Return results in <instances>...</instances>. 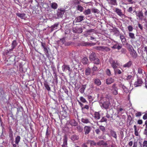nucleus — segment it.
<instances>
[{
    "label": "nucleus",
    "mask_w": 147,
    "mask_h": 147,
    "mask_svg": "<svg viewBox=\"0 0 147 147\" xmlns=\"http://www.w3.org/2000/svg\"><path fill=\"white\" fill-rule=\"evenodd\" d=\"M127 28L129 32H131L133 30V28L131 26H129Z\"/></svg>",
    "instance_id": "nucleus-54"
},
{
    "label": "nucleus",
    "mask_w": 147,
    "mask_h": 147,
    "mask_svg": "<svg viewBox=\"0 0 147 147\" xmlns=\"http://www.w3.org/2000/svg\"><path fill=\"white\" fill-rule=\"evenodd\" d=\"M92 70L93 72L96 71L98 70V68L96 66H94L92 68Z\"/></svg>",
    "instance_id": "nucleus-56"
},
{
    "label": "nucleus",
    "mask_w": 147,
    "mask_h": 147,
    "mask_svg": "<svg viewBox=\"0 0 147 147\" xmlns=\"http://www.w3.org/2000/svg\"><path fill=\"white\" fill-rule=\"evenodd\" d=\"M129 37L132 39H134L135 38V36L134 33L129 32Z\"/></svg>",
    "instance_id": "nucleus-38"
},
{
    "label": "nucleus",
    "mask_w": 147,
    "mask_h": 147,
    "mask_svg": "<svg viewBox=\"0 0 147 147\" xmlns=\"http://www.w3.org/2000/svg\"><path fill=\"white\" fill-rule=\"evenodd\" d=\"M127 45L129 51H130L131 50H132V49H134L132 46L130 44L127 43Z\"/></svg>",
    "instance_id": "nucleus-44"
},
{
    "label": "nucleus",
    "mask_w": 147,
    "mask_h": 147,
    "mask_svg": "<svg viewBox=\"0 0 147 147\" xmlns=\"http://www.w3.org/2000/svg\"><path fill=\"white\" fill-rule=\"evenodd\" d=\"M93 63L94 64L98 65L100 63V61L99 59L97 58H96L93 61Z\"/></svg>",
    "instance_id": "nucleus-31"
},
{
    "label": "nucleus",
    "mask_w": 147,
    "mask_h": 147,
    "mask_svg": "<svg viewBox=\"0 0 147 147\" xmlns=\"http://www.w3.org/2000/svg\"><path fill=\"white\" fill-rule=\"evenodd\" d=\"M130 54L134 57H136L137 55V54L136 51L134 49L130 51Z\"/></svg>",
    "instance_id": "nucleus-22"
},
{
    "label": "nucleus",
    "mask_w": 147,
    "mask_h": 147,
    "mask_svg": "<svg viewBox=\"0 0 147 147\" xmlns=\"http://www.w3.org/2000/svg\"><path fill=\"white\" fill-rule=\"evenodd\" d=\"M92 12L94 13H99V10L95 8H93L92 9Z\"/></svg>",
    "instance_id": "nucleus-49"
},
{
    "label": "nucleus",
    "mask_w": 147,
    "mask_h": 147,
    "mask_svg": "<svg viewBox=\"0 0 147 147\" xmlns=\"http://www.w3.org/2000/svg\"><path fill=\"white\" fill-rule=\"evenodd\" d=\"M88 61V59L86 57L83 58L82 60V62L84 64H86L87 63Z\"/></svg>",
    "instance_id": "nucleus-32"
},
{
    "label": "nucleus",
    "mask_w": 147,
    "mask_h": 147,
    "mask_svg": "<svg viewBox=\"0 0 147 147\" xmlns=\"http://www.w3.org/2000/svg\"><path fill=\"white\" fill-rule=\"evenodd\" d=\"M44 85L45 87V88L47 89V90L48 91H49L51 90V88L49 86V85L48 84V83L47 82H45L44 83Z\"/></svg>",
    "instance_id": "nucleus-28"
},
{
    "label": "nucleus",
    "mask_w": 147,
    "mask_h": 147,
    "mask_svg": "<svg viewBox=\"0 0 147 147\" xmlns=\"http://www.w3.org/2000/svg\"><path fill=\"white\" fill-rule=\"evenodd\" d=\"M67 137L65 136L63 139V144L62 145V147H67Z\"/></svg>",
    "instance_id": "nucleus-11"
},
{
    "label": "nucleus",
    "mask_w": 147,
    "mask_h": 147,
    "mask_svg": "<svg viewBox=\"0 0 147 147\" xmlns=\"http://www.w3.org/2000/svg\"><path fill=\"white\" fill-rule=\"evenodd\" d=\"M114 81V79L112 78H109L106 80V82L107 84H110L113 83Z\"/></svg>",
    "instance_id": "nucleus-13"
},
{
    "label": "nucleus",
    "mask_w": 147,
    "mask_h": 147,
    "mask_svg": "<svg viewBox=\"0 0 147 147\" xmlns=\"http://www.w3.org/2000/svg\"><path fill=\"white\" fill-rule=\"evenodd\" d=\"M120 86L124 90V92L126 93H128L129 92V90L124 85L121 84Z\"/></svg>",
    "instance_id": "nucleus-25"
},
{
    "label": "nucleus",
    "mask_w": 147,
    "mask_h": 147,
    "mask_svg": "<svg viewBox=\"0 0 147 147\" xmlns=\"http://www.w3.org/2000/svg\"><path fill=\"white\" fill-rule=\"evenodd\" d=\"M136 15L137 16V19L139 20L142 21L143 18V14L141 11L138 12L136 11Z\"/></svg>",
    "instance_id": "nucleus-5"
},
{
    "label": "nucleus",
    "mask_w": 147,
    "mask_h": 147,
    "mask_svg": "<svg viewBox=\"0 0 147 147\" xmlns=\"http://www.w3.org/2000/svg\"><path fill=\"white\" fill-rule=\"evenodd\" d=\"M62 69L63 71H66L67 70L69 73V74L70 75L72 72V69H71L69 66L68 65L64 64L62 67Z\"/></svg>",
    "instance_id": "nucleus-3"
},
{
    "label": "nucleus",
    "mask_w": 147,
    "mask_h": 147,
    "mask_svg": "<svg viewBox=\"0 0 147 147\" xmlns=\"http://www.w3.org/2000/svg\"><path fill=\"white\" fill-rule=\"evenodd\" d=\"M77 10L80 11L81 12H82L84 9L83 7L80 5H78L77 7Z\"/></svg>",
    "instance_id": "nucleus-33"
},
{
    "label": "nucleus",
    "mask_w": 147,
    "mask_h": 147,
    "mask_svg": "<svg viewBox=\"0 0 147 147\" xmlns=\"http://www.w3.org/2000/svg\"><path fill=\"white\" fill-rule=\"evenodd\" d=\"M51 7L53 9H56L57 7V5L55 3H53L51 4Z\"/></svg>",
    "instance_id": "nucleus-41"
},
{
    "label": "nucleus",
    "mask_w": 147,
    "mask_h": 147,
    "mask_svg": "<svg viewBox=\"0 0 147 147\" xmlns=\"http://www.w3.org/2000/svg\"><path fill=\"white\" fill-rule=\"evenodd\" d=\"M114 11L116 12V13L119 16L123 17L125 16V15L122 12V10L117 8H115L114 9Z\"/></svg>",
    "instance_id": "nucleus-4"
},
{
    "label": "nucleus",
    "mask_w": 147,
    "mask_h": 147,
    "mask_svg": "<svg viewBox=\"0 0 147 147\" xmlns=\"http://www.w3.org/2000/svg\"><path fill=\"white\" fill-rule=\"evenodd\" d=\"M96 45V43H84V46H88V45H90V46H94Z\"/></svg>",
    "instance_id": "nucleus-47"
},
{
    "label": "nucleus",
    "mask_w": 147,
    "mask_h": 147,
    "mask_svg": "<svg viewBox=\"0 0 147 147\" xmlns=\"http://www.w3.org/2000/svg\"><path fill=\"white\" fill-rule=\"evenodd\" d=\"M44 49V51L45 54L47 56H48L49 55V53L48 52V49H49L48 48H47L46 47L45 48H43Z\"/></svg>",
    "instance_id": "nucleus-39"
},
{
    "label": "nucleus",
    "mask_w": 147,
    "mask_h": 147,
    "mask_svg": "<svg viewBox=\"0 0 147 147\" xmlns=\"http://www.w3.org/2000/svg\"><path fill=\"white\" fill-rule=\"evenodd\" d=\"M90 143L91 145L93 146H96L97 145V143H96L93 141H90Z\"/></svg>",
    "instance_id": "nucleus-59"
},
{
    "label": "nucleus",
    "mask_w": 147,
    "mask_h": 147,
    "mask_svg": "<svg viewBox=\"0 0 147 147\" xmlns=\"http://www.w3.org/2000/svg\"><path fill=\"white\" fill-rule=\"evenodd\" d=\"M80 100L83 103H84L87 102V101L82 96H81L80 97Z\"/></svg>",
    "instance_id": "nucleus-48"
},
{
    "label": "nucleus",
    "mask_w": 147,
    "mask_h": 147,
    "mask_svg": "<svg viewBox=\"0 0 147 147\" xmlns=\"http://www.w3.org/2000/svg\"><path fill=\"white\" fill-rule=\"evenodd\" d=\"M82 122L84 124H87L90 123L89 119L86 118H83L81 119Z\"/></svg>",
    "instance_id": "nucleus-19"
},
{
    "label": "nucleus",
    "mask_w": 147,
    "mask_h": 147,
    "mask_svg": "<svg viewBox=\"0 0 147 147\" xmlns=\"http://www.w3.org/2000/svg\"><path fill=\"white\" fill-rule=\"evenodd\" d=\"M108 119H110V118H113V116L112 115H109L108 113V112L106 113V116H105Z\"/></svg>",
    "instance_id": "nucleus-46"
},
{
    "label": "nucleus",
    "mask_w": 147,
    "mask_h": 147,
    "mask_svg": "<svg viewBox=\"0 0 147 147\" xmlns=\"http://www.w3.org/2000/svg\"><path fill=\"white\" fill-rule=\"evenodd\" d=\"M111 136L115 138L116 139H117V136L116 135V132L113 130H112L111 131Z\"/></svg>",
    "instance_id": "nucleus-37"
},
{
    "label": "nucleus",
    "mask_w": 147,
    "mask_h": 147,
    "mask_svg": "<svg viewBox=\"0 0 147 147\" xmlns=\"http://www.w3.org/2000/svg\"><path fill=\"white\" fill-rule=\"evenodd\" d=\"M110 63L111 66L114 69H117L119 65V63L117 61L111 60L110 61Z\"/></svg>",
    "instance_id": "nucleus-2"
},
{
    "label": "nucleus",
    "mask_w": 147,
    "mask_h": 147,
    "mask_svg": "<svg viewBox=\"0 0 147 147\" xmlns=\"http://www.w3.org/2000/svg\"><path fill=\"white\" fill-rule=\"evenodd\" d=\"M91 10L89 9H88L86 10H85L83 12V13L85 15H87L90 14Z\"/></svg>",
    "instance_id": "nucleus-30"
},
{
    "label": "nucleus",
    "mask_w": 147,
    "mask_h": 147,
    "mask_svg": "<svg viewBox=\"0 0 147 147\" xmlns=\"http://www.w3.org/2000/svg\"><path fill=\"white\" fill-rule=\"evenodd\" d=\"M41 46L43 48H44L47 47L45 43H43L42 42H41Z\"/></svg>",
    "instance_id": "nucleus-61"
},
{
    "label": "nucleus",
    "mask_w": 147,
    "mask_h": 147,
    "mask_svg": "<svg viewBox=\"0 0 147 147\" xmlns=\"http://www.w3.org/2000/svg\"><path fill=\"white\" fill-rule=\"evenodd\" d=\"M107 74L109 76L111 75V71L109 69H107L106 71Z\"/></svg>",
    "instance_id": "nucleus-55"
},
{
    "label": "nucleus",
    "mask_w": 147,
    "mask_h": 147,
    "mask_svg": "<svg viewBox=\"0 0 147 147\" xmlns=\"http://www.w3.org/2000/svg\"><path fill=\"white\" fill-rule=\"evenodd\" d=\"M84 17L83 16H80L77 18L75 19V20L76 22H79L84 20Z\"/></svg>",
    "instance_id": "nucleus-15"
},
{
    "label": "nucleus",
    "mask_w": 147,
    "mask_h": 147,
    "mask_svg": "<svg viewBox=\"0 0 147 147\" xmlns=\"http://www.w3.org/2000/svg\"><path fill=\"white\" fill-rule=\"evenodd\" d=\"M107 119L105 116L103 117L101 119L100 122H107Z\"/></svg>",
    "instance_id": "nucleus-43"
},
{
    "label": "nucleus",
    "mask_w": 147,
    "mask_h": 147,
    "mask_svg": "<svg viewBox=\"0 0 147 147\" xmlns=\"http://www.w3.org/2000/svg\"><path fill=\"white\" fill-rule=\"evenodd\" d=\"M110 50V49L109 48L105 47H104L103 49V51H109Z\"/></svg>",
    "instance_id": "nucleus-60"
},
{
    "label": "nucleus",
    "mask_w": 147,
    "mask_h": 147,
    "mask_svg": "<svg viewBox=\"0 0 147 147\" xmlns=\"http://www.w3.org/2000/svg\"><path fill=\"white\" fill-rule=\"evenodd\" d=\"M85 75L86 76H88L91 74V69L88 67L85 70Z\"/></svg>",
    "instance_id": "nucleus-26"
},
{
    "label": "nucleus",
    "mask_w": 147,
    "mask_h": 147,
    "mask_svg": "<svg viewBox=\"0 0 147 147\" xmlns=\"http://www.w3.org/2000/svg\"><path fill=\"white\" fill-rule=\"evenodd\" d=\"M16 14L17 16L20 18L21 19H23L25 18L26 14L24 13H17Z\"/></svg>",
    "instance_id": "nucleus-16"
},
{
    "label": "nucleus",
    "mask_w": 147,
    "mask_h": 147,
    "mask_svg": "<svg viewBox=\"0 0 147 147\" xmlns=\"http://www.w3.org/2000/svg\"><path fill=\"white\" fill-rule=\"evenodd\" d=\"M112 91L113 94L115 95H116L118 94V88L116 86V84H114L112 86Z\"/></svg>",
    "instance_id": "nucleus-7"
},
{
    "label": "nucleus",
    "mask_w": 147,
    "mask_h": 147,
    "mask_svg": "<svg viewBox=\"0 0 147 147\" xmlns=\"http://www.w3.org/2000/svg\"><path fill=\"white\" fill-rule=\"evenodd\" d=\"M94 117L96 120L100 119V115L99 113L98 112H95L94 114Z\"/></svg>",
    "instance_id": "nucleus-21"
},
{
    "label": "nucleus",
    "mask_w": 147,
    "mask_h": 147,
    "mask_svg": "<svg viewBox=\"0 0 147 147\" xmlns=\"http://www.w3.org/2000/svg\"><path fill=\"white\" fill-rule=\"evenodd\" d=\"M77 131L80 132H82L83 129V127L80 125L78 126L77 127Z\"/></svg>",
    "instance_id": "nucleus-35"
},
{
    "label": "nucleus",
    "mask_w": 147,
    "mask_h": 147,
    "mask_svg": "<svg viewBox=\"0 0 147 147\" xmlns=\"http://www.w3.org/2000/svg\"><path fill=\"white\" fill-rule=\"evenodd\" d=\"M57 16L58 17H62L63 15L61 12H58L57 13Z\"/></svg>",
    "instance_id": "nucleus-62"
},
{
    "label": "nucleus",
    "mask_w": 147,
    "mask_h": 147,
    "mask_svg": "<svg viewBox=\"0 0 147 147\" xmlns=\"http://www.w3.org/2000/svg\"><path fill=\"white\" fill-rule=\"evenodd\" d=\"M143 82L142 79L140 78H138L137 81H136L134 84L135 87H137L141 86Z\"/></svg>",
    "instance_id": "nucleus-6"
},
{
    "label": "nucleus",
    "mask_w": 147,
    "mask_h": 147,
    "mask_svg": "<svg viewBox=\"0 0 147 147\" xmlns=\"http://www.w3.org/2000/svg\"><path fill=\"white\" fill-rule=\"evenodd\" d=\"M109 3L113 5H117V3L116 0H108Z\"/></svg>",
    "instance_id": "nucleus-20"
},
{
    "label": "nucleus",
    "mask_w": 147,
    "mask_h": 147,
    "mask_svg": "<svg viewBox=\"0 0 147 147\" xmlns=\"http://www.w3.org/2000/svg\"><path fill=\"white\" fill-rule=\"evenodd\" d=\"M119 37L123 44H124L126 42V39L125 36L122 34H119Z\"/></svg>",
    "instance_id": "nucleus-10"
},
{
    "label": "nucleus",
    "mask_w": 147,
    "mask_h": 147,
    "mask_svg": "<svg viewBox=\"0 0 147 147\" xmlns=\"http://www.w3.org/2000/svg\"><path fill=\"white\" fill-rule=\"evenodd\" d=\"M132 64V62L131 61H129L127 63H126L123 65V66L125 68H129L131 66Z\"/></svg>",
    "instance_id": "nucleus-23"
},
{
    "label": "nucleus",
    "mask_w": 147,
    "mask_h": 147,
    "mask_svg": "<svg viewBox=\"0 0 147 147\" xmlns=\"http://www.w3.org/2000/svg\"><path fill=\"white\" fill-rule=\"evenodd\" d=\"M100 104V107L105 109H107L109 108L110 105V102L109 101H105L102 102L101 100L99 101Z\"/></svg>",
    "instance_id": "nucleus-1"
},
{
    "label": "nucleus",
    "mask_w": 147,
    "mask_h": 147,
    "mask_svg": "<svg viewBox=\"0 0 147 147\" xmlns=\"http://www.w3.org/2000/svg\"><path fill=\"white\" fill-rule=\"evenodd\" d=\"M79 138L78 136L76 134H74L71 137V139L73 141L78 140Z\"/></svg>",
    "instance_id": "nucleus-17"
},
{
    "label": "nucleus",
    "mask_w": 147,
    "mask_h": 147,
    "mask_svg": "<svg viewBox=\"0 0 147 147\" xmlns=\"http://www.w3.org/2000/svg\"><path fill=\"white\" fill-rule=\"evenodd\" d=\"M96 57V54L92 52L89 56V59L91 61H92Z\"/></svg>",
    "instance_id": "nucleus-12"
},
{
    "label": "nucleus",
    "mask_w": 147,
    "mask_h": 147,
    "mask_svg": "<svg viewBox=\"0 0 147 147\" xmlns=\"http://www.w3.org/2000/svg\"><path fill=\"white\" fill-rule=\"evenodd\" d=\"M18 45V43L16 40H14L11 44V47L13 49H14Z\"/></svg>",
    "instance_id": "nucleus-27"
},
{
    "label": "nucleus",
    "mask_w": 147,
    "mask_h": 147,
    "mask_svg": "<svg viewBox=\"0 0 147 147\" xmlns=\"http://www.w3.org/2000/svg\"><path fill=\"white\" fill-rule=\"evenodd\" d=\"M69 123L72 126H76L78 124L77 122L74 119L70 120L69 122Z\"/></svg>",
    "instance_id": "nucleus-14"
},
{
    "label": "nucleus",
    "mask_w": 147,
    "mask_h": 147,
    "mask_svg": "<svg viewBox=\"0 0 147 147\" xmlns=\"http://www.w3.org/2000/svg\"><path fill=\"white\" fill-rule=\"evenodd\" d=\"M138 73L140 75H143V74H145V71L141 68H139L138 69Z\"/></svg>",
    "instance_id": "nucleus-29"
},
{
    "label": "nucleus",
    "mask_w": 147,
    "mask_h": 147,
    "mask_svg": "<svg viewBox=\"0 0 147 147\" xmlns=\"http://www.w3.org/2000/svg\"><path fill=\"white\" fill-rule=\"evenodd\" d=\"M13 132L12 131H10L9 133V137L10 138L11 140L13 139Z\"/></svg>",
    "instance_id": "nucleus-53"
},
{
    "label": "nucleus",
    "mask_w": 147,
    "mask_h": 147,
    "mask_svg": "<svg viewBox=\"0 0 147 147\" xmlns=\"http://www.w3.org/2000/svg\"><path fill=\"white\" fill-rule=\"evenodd\" d=\"M58 24H55L54 25H52L51 27V31H53L55 28L57 27L58 26Z\"/></svg>",
    "instance_id": "nucleus-50"
},
{
    "label": "nucleus",
    "mask_w": 147,
    "mask_h": 147,
    "mask_svg": "<svg viewBox=\"0 0 147 147\" xmlns=\"http://www.w3.org/2000/svg\"><path fill=\"white\" fill-rule=\"evenodd\" d=\"M143 146L147 147V141H144L143 142Z\"/></svg>",
    "instance_id": "nucleus-63"
},
{
    "label": "nucleus",
    "mask_w": 147,
    "mask_h": 147,
    "mask_svg": "<svg viewBox=\"0 0 147 147\" xmlns=\"http://www.w3.org/2000/svg\"><path fill=\"white\" fill-rule=\"evenodd\" d=\"M116 43L112 47V48L113 49H117L118 50H119L122 48V46L120 45V44L118 43L117 42L115 41H113Z\"/></svg>",
    "instance_id": "nucleus-8"
},
{
    "label": "nucleus",
    "mask_w": 147,
    "mask_h": 147,
    "mask_svg": "<svg viewBox=\"0 0 147 147\" xmlns=\"http://www.w3.org/2000/svg\"><path fill=\"white\" fill-rule=\"evenodd\" d=\"M121 52L123 54H125L126 52V50L124 48H122L121 50Z\"/></svg>",
    "instance_id": "nucleus-57"
},
{
    "label": "nucleus",
    "mask_w": 147,
    "mask_h": 147,
    "mask_svg": "<svg viewBox=\"0 0 147 147\" xmlns=\"http://www.w3.org/2000/svg\"><path fill=\"white\" fill-rule=\"evenodd\" d=\"M86 85H82L79 90L80 92L82 94L84 92V90L86 88Z\"/></svg>",
    "instance_id": "nucleus-24"
},
{
    "label": "nucleus",
    "mask_w": 147,
    "mask_h": 147,
    "mask_svg": "<svg viewBox=\"0 0 147 147\" xmlns=\"http://www.w3.org/2000/svg\"><path fill=\"white\" fill-rule=\"evenodd\" d=\"M60 43L62 44H65V38H62L60 39V40L59 41Z\"/></svg>",
    "instance_id": "nucleus-42"
},
{
    "label": "nucleus",
    "mask_w": 147,
    "mask_h": 147,
    "mask_svg": "<svg viewBox=\"0 0 147 147\" xmlns=\"http://www.w3.org/2000/svg\"><path fill=\"white\" fill-rule=\"evenodd\" d=\"M105 141L103 140H101L98 142L97 143V145L98 146H103Z\"/></svg>",
    "instance_id": "nucleus-45"
},
{
    "label": "nucleus",
    "mask_w": 147,
    "mask_h": 147,
    "mask_svg": "<svg viewBox=\"0 0 147 147\" xmlns=\"http://www.w3.org/2000/svg\"><path fill=\"white\" fill-rule=\"evenodd\" d=\"M114 71L115 74H121V70L119 69H114Z\"/></svg>",
    "instance_id": "nucleus-36"
},
{
    "label": "nucleus",
    "mask_w": 147,
    "mask_h": 147,
    "mask_svg": "<svg viewBox=\"0 0 147 147\" xmlns=\"http://www.w3.org/2000/svg\"><path fill=\"white\" fill-rule=\"evenodd\" d=\"M126 79L129 81H131L133 79V77L131 75H129L127 77Z\"/></svg>",
    "instance_id": "nucleus-51"
},
{
    "label": "nucleus",
    "mask_w": 147,
    "mask_h": 147,
    "mask_svg": "<svg viewBox=\"0 0 147 147\" xmlns=\"http://www.w3.org/2000/svg\"><path fill=\"white\" fill-rule=\"evenodd\" d=\"M136 116V117H139L140 116L142 115L141 113L140 112H138L135 114Z\"/></svg>",
    "instance_id": "nucleus-58"
},
{
    "label": "nucleus",
    "mask_w": 147,
    "mask_h": 147,
    "mask_svg": "<svg viewBox=\"0 0 147 147\" xmlns=\"http://www.w3.org/2000/svg\"><path fill=\"white\" fill-rule=\"evenodd\" d=\"M143 119L144 120L147 119V113H145L143 117Z\"/></svg>",
    "instance_id": "nucleus-64"
},
{
    "label": "nucleus",
    "mask_w": 147,
    "mask_h": 147,
    "mask_svg": "<svg viewBox=\"0 0 147 147\" xmlns=\"http://www.w3.org/2000/svg\"><path fill=\"white\" fill-rule=\"evenodd\" d=\"M91 130V128L90 126H85L84 128L85 134L86 135L88 134Z\"/></svg>",
    "instance_id": "nucleus-9"
},
{
    "label": "nucleus",
    "mask_w": 147,
    "mask_h": 147,
    "mask_svg": "<svg viewBox=\"0 0 147 147\" xmlns=\"http://www.w3.org/2000/svg\"><path fill=\"white\" fill-rule=\"evenodd\" d=\"M104 46H97L95 47V49L96 50L101 51H103Z\"/></svg>",
    "instance_id": "nucleus-40"
},
{
    "label": "nucleus",
    "mask_w": 147,
    "mask_h": 147,
    "mask_svg": "<svg viewBox=\"0 0 147 147\" xmlns=\"http://www.w3.org/2000/svg\"><path fill=\"white\" fill-rule=\"evenodd\" d=\"M94 83L96 85L98 86H100L101 84L100 80L98 79H95L94 80Z\"/></svg>",
    "instance_id": "nucleus-18"
},
{
    "label": "nucleus",
    "mask_w": 147,
    "mask_h": 147,
    "mask_svg": "<svg viewBox=\"0 0 147 147\" xmlns=\"http://www.w3.org/2000/svg\"><path fill=\"white\" fill-rule=\"evenodd\" d=\"M99 128L103 132H105V128L104 126L100 125V126Z\"/></svg>",
    "instance_id": "nucleus-52"
},
{
    "label": "nucleus",
    "mask_w": 147,
    "mask_h": 147,
    "mask_svg": "<svg viewBox=\"0 0 147 147\" xmlns=\"http://www.w3.org/2000/svg\"><path fill=\"white\" fill-rule=\"evenodd\" d=\"M21 138L20 136H17L15 138V143L16 144H18L20 141Z\"/></svg>",
    "instance_id": "nucleus-34"
}]
</instances>
